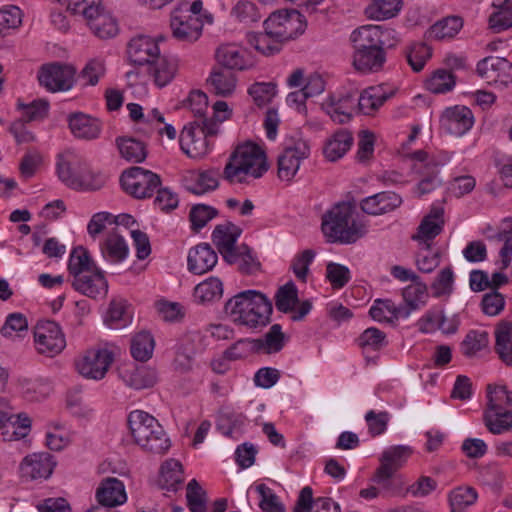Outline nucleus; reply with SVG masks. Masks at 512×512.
I'll list each match as a JSON object with an SVG mask.
<instances>
[{"label": "nucleus", "instance_id": "f257e3e1", "mask_svg": "<svg viewBox=\"0 0 512 512\" xmlns=\"http://www.w3.org/2000/svg\"><path fill=\"white\" fill-rule=\"evenodd\" d=\"M225 312L233 322L257 328L265 326L270 321L272 303L263 293L246 290L227 301Z\"/></svg>", "mask_w": 512, "mask_h": 512}, {"label": "nucleus", "instance_id": "f03ea898", "mask_svg": "<svg viewBox=\"0 0 512 512\" xmlns=\"http://www.w3.org/2000/svg\"><path fill=\"white\" fill-rule=\"evenodd\" d=\"M213 20V15L204 8L202 0L180 2L170 14L172 36L178 41H197L204 25H211Z\"/></svg>", "mask_w": 512, "mask_h": 512}, {"label": "nucleus", "instance_id": "7ed1b4c3", "mask_svg": "<svg viewBox=\"0 0 512 512\" xmlns=\"http://www.w3.org/2000/svg\"><path fill=\"white\" fill-rule=\"evenodd\" d=\"M71 15L81 17L100 39H111L119 32L117 19L108 10L103 0H55Z\"/></svg>", "mask_w": 512, "mask_h": 512}, {"label": "nucleus", "instance_id": "20e7f679", "mask_svg": "<svg viewBox=\"0 0 512 512\" xmlns=\"http://www.w3.org/2000/svg\"><path fill=\"white\" fill-rule=\"evenodd\" d=\"M268 170L266 155L258 145H238L224 167L223 177L230 183L245 182L248 177L260 178Z\"/></svg>", "mask_w": 512, "mask_h": 512}, {"label": "nucleus", "instance_id": "39448f33", "mask_svg": "<svg viewBox=\"0 0 512 512\" xmlns=\"http://www.w3.org/2000/svg\"><path fill=\"white\" fill-rule=\"evenodd\" d=\"M322 231L331 241L350 244L364 236L367 228L356 217L351 204L340 203L323 216Z\"/></svg>", "mask_w": 512, "mask_h": 512}, {"label": "nucleus", "instance_id": "423d86ee", "mask_svg": "<svg viewBox=\"0 0 512 512\" xmlns=\"http://www.w3.org/2000/svg\"><path fill=\"white\" fill-rule=\"evenodd\" d=\"M128 426L134 442L144 451L153 454L166 453L171 442L157 419L142 410L128 415Z\"/></svg>", "mask_w": 512, "mask_h": 512}, {"label": "nucleus", "instance_id": "0eeeda50", "mask_svg": "<svg viewBox=\"0 0 512 512\" xmlns=\"http://www.w3.org/2000/svg\"><path fill=\"white\" fill-rule=\"evenodd\" d=\"M115 357V346L99 344L83 351L75 360L77 372L86 379L101 380Z\"/></svg>", "mask_w": 512, "mask_h": 512}, {"label": "nucleus", "instance_id": "6e6552de", "mask_svg": "<svg viewBox=\"0 0 512 512\" xmlns=\"http://www.w3.org/2000/svg\"><path fill=\"white\" fill-rule=\"evenodd\" d=\"M219 133L216 122L194 121L184 126L180 134L182 151L190 158H201L210 150L209 138Z\"/></svg>", "mask_w": 512, "mask_h": 512}, {"label": "nucleus", "instance_id": "1a4fd4ad", "mask_svg": "<svg viewBox=\"0 0 512 512\" xmlns=\"http://www.w3.org/2000/svg\"><path fill=\"white\" fill-rule=\"evenodd\" d=\"M265 31L277 42L298 37L306 29L305 17L297 10H280L264 21Z\"/></svg>", "mask_w": 512, "mask_h": 512}, {"label": "nucleus", "instance_id": "9d476101", "mask_svg": "<svg viewBox=\"0 0 512 512\" xmlns=\"http://www.w3.org/2000/svg\"><path fill=\"white\" fill-rule=\"evenodd\" d=\"M349 40L353 51H364L393 47L397 44L398 37L396 31L389 26L369 24L354 29Z\"/></svg>", "mask_w": 512, "mask_h": 512}, {"label": "nucleus", "instance_id": "9b49d317", "mask_svg": "<svg viewBox=\"0 0 512 512\" xmlns=\"http://www.w3.org/2000/svg\"><path fill=\"white\" fill-rule=\"evenodd\" d=\"M310 155V145L299 135L286 139L283 152L278 156V176L290 181L297 174L303 160Z\"/></svg>", "mask_w": 512, "mask_h": 512}, {"label": "nucleus", "instance_id": "f8f14e48", "mask_svg": "<svg viewBox=\"0 0 512 512\" xmlns=\"http://www.w3.org/2000/svg\"><path fill=\"white\" fill-rule=\"evenodd\" d=\"M413 454L412 447L408 445H393L383 450L380 455V465L377 468L373 481L384 489H389L391 479L402 468Z\"/></svg>", "mask_w": 512, "mask_h": 512}, {"label": "nucleus", "instance_id": "ddd939ff", "mask_svg": "<svg viewBox=\"0 0 512 512\" xmlns=\"http://www.w3.org/2000/svg\"><path fill=\"white\" fill-rule=\"evenodd\" d=\"M123 190L137 199L151 197L160 186V177L142 167L125 170L120 178Z\"/></svg>", "mask_w": 512, "mask_h": 512}, {"label": "nucleus", "instance_id": "4468645a", "mask_svg": "<svg viewBox=\"0 0 512 512\" xmlns=\"http://www.w3.org/2000/svg\"><path fill=\"white\" fill-rule=\"evenodd\" d=\"M34 344L38 353L53 357L66 347V339L58 323L46 320L36 325Z\"/></svg>", "mask_w": 512, "mask_h": 512}, {"label": "nucleus", "instance_id": "2eb2a0df", "mask_svg": "<svg viewBox=\"0 0 512 512\" xmlns=\"http://www.w3.org/2000/svg\"><path fill=\"white\" fill-rule=\"evenodd\" d=\"M74 77V68L60 63L43 65L38 72L40 86L49 92L70 90L74 84Z\"/></svg>", "mask_w": 512, "mask_h": 512}, {"label": "nucleus", "instance_id": "dca6fc26", "mask_svg": "<svg viewBox=\"0 0 512 512\" xmlns=\"http://www.w3.org/2000/svg\"><path fill=\"white\" fill-rule=\"evenodd\" d=\"M86 162L77 155L67 152L58 157L56 170L58 177L67 187L78 190L81 186H92L82 180Z\"/></svg>", "mask_w": 512, "mask_h": 512}, {"label": "nucleus", "instance_id": "f3484780", "mask_svg": "<svg viewBox=\"0 0 512 512\" xmlns=\"http://www.w3.org/2000/svg\"><path fill=\"white\" fill-rule=\"evenodd\" d=\"M477 72L490 85L505 87L512 82V64L505 58L486 57L478 62Z\"/></svg>", "mask_w": 512, "mask_h": 512}, {"label": "nucleus", "instance_id": "a211bd4d", "mask_svg": "<svg viewBox=\"0 0 512 512\" xmlns=\"http://www.w3.org/2000/svg\"><path fill=\"white\" fill-rule=\"evenodd\" d=\"M323 111L335 123L343 124L352 118L356 109L355 93H333L321 104Z\"/></svg>", "mask_w": 512, "mask_h": 512}, {"label": "nucleus", "instance_id": "6ab92c4d", "mask_svg": "<svg viewBox=\"0 0 512 512\" xmlns=\"http://www.w3.org/2000/svg\"><path fill=\"white\" fill-rule=\"evenodd\" d=\"M56 462L47 452L32 453L23 458L19 472L23 479L41 480L51 476Z\"/></svg>", "mask_w": 512, "mask_h": 512}, {"label": "nucleus", "instance_id": "aec40b11", "mask_svg": "<svg viewBox=\"0 0 512 512\" xmlns=\"http://www.w3.org/2000/svg\"><path fill=\"white\" fill-rule=\"evenodd\" d=\"M95 500L105 508H115L125 504L128 495L124 482L116 477L101 479L95 489Z\"/></svg>", "mask_w": 512, "mask_h": 512}, {"label": "nucleus", "instance_id": "412c9836", "mask_svg": "<svg viewBox=\"0 0 512 512\" xmlns=\"http://www.w3.org/2000/svg\"><path fill=\"white\" fill-rule=\"evenodd\" d=\"M218 62L226 69L248 70L255 66L252 55L236 44L221 45L216 52Z\"/></svg>", "mask_w": 512, "mask_h": 512}, {"label": "nucleus", "instance_id": "4be33fe9", "mask_svg": "<svg viewBox=\"0 0 512 512\" xmlns=\"http://www.w3.org/2000/svg\"><path fill=\"white\" fill-rule=\"evenodd\" d=\"M71 286L77 292L93 299L103 298L108 292V282L100 268L71 280Z\"/></svg>", "mask_w": 512, "mask_h": 512}, {"label": "nucleus", "instance_id": "5701e85b", "mask_svg": "<svg viewBox=\"0 0 512 512\" xmlns=\"http://www.w3.org/2000/svg\"><path fill=\"white\" fill-rule=\"evenodd\" d=\"M160 54L157 42L149 36H137L130 40L127 48L129 60L136 65L151 64Z\"/></svg>", "mask_w": 512, "mask_h": 512}, {"label": "nucleus", "instance_id": "b1692460", "mask_svg": "<svg viewBox=\"0 0 512 512\" xmlns=\"http://www.w3.org/2000/svg\"><path fill=\"white\" fill-rule=\"evenodd\" d=\"M241 233V228L231 222L215 227L212 233V240L224 260H233V253L239 247L236 245V242Z\"/></svg>", "mask_w": 512, "mask_h": 512}, {"label": "nucleus", "instance_id": "393cba45", "mask_svg": "<svg viewBox=\"0 0 512 512\" xmlns=\"http://www.w3.org/2000/svg\"><path fill=\"white\" fill-rule=\"evenodd\" d=\"M442 127L450 134L462 136L468 132L474 123L472 111L465 106H455L445 111L442 117Z\"/></svg>", "mask_w": 512, "mask_h": 512}, {"label": "nucleus", "instance_id": "a878e982", "mask_svg": "<svg viewBox=\"0 0 512 512\" xmlns=\"http://www.w3.org/2000/svg\"><path fill=\"white\" fill-rule=\"evenodd\" d=\"M443 224V210L434 207L423 218L412 239L417 241L420 246L430 248L432 240L441 233Z\"/></svg>", "mask_w": 512, "mask_h": 512}, {"label": "nucleus", "instance_id": "bb28decb", "mask_svg": "<svg viewBox=\"0 0 512 512\" xmlns=\"http://www.w3.org/2000/svg\"><path fill=\"white\" fill-rule=\"evenodd\" d=\"M102 258L110 264H119L129 255V246L117 229L110 231L100 243Z\"/></svg>", "mask_w": 512, "mask_h": 512}, {"label": "nucleus", "instance_id": "cd10ccee", "mask_svg": "<svg viewBox=\"0 0 512 512\" xmlns=\"http://www.w3.org/2000/svg\"><path fill=\"white\" fill-rule=\"evenodd\" d=\"M217 261L218 256L213 248L207 243H202L189 250L187 266L190 272L201 275L212 270Z\"/></svg>", "mask_w": 512, "mask_h": 512}, {"label": "nucleus", "instance_id": "c85d7f7f", "mask_svg": "<svg viewBox=\"0 0 512 512\" xmlns=\"http://www.w3.org/2000/svg\"><path fill=\"white\" fill-rule=\"evenodd\" d=\"M385 62V48L352 51V65L361 74L377 73L383 69Z\"/></svg>", "mask_w": 512, "mask_h": 512}, {"label": "nucleus", "instance_id": "c756f323", "mask_svg": "<svg viewBox=\"0 0 512 512\" xmlns=\"http://www.w3.org/2000/svg\"><path fill=\"white\" fill-rule=\"evenodd\" d=\"M401 203L402 199L398 194L387 191L363 199L361 209L370 215H380L396 209Z\"/></svg>", "mask_w": 512, "mask_h": 512}, {"label": "nucleus", "instance_id": "7c9ffc66", "mask_svg": "<svg viewBox=\"0 0 512 512\" xmlns=\"http://www.w3.org/2000/svg\"><path fill=\"white\" fill-rule=\"evenodd\" d=\"M353 141L354 139L351 132L346 129L337 130L324 142V157L330 162L341 159L350 150Z\"/></svg>", "mask_w": 512, "mask_h": 512}, {"label": "nucleus", "instance_id": "2f4dec72", "mask_svg": "<svg viewBox=\"0 0 512 512\" xmlns=\"http://www.w3.org/2000/svg\"><path fill=\"white\" fill-rule=\"evenodd\" d=\"M487 239L504 242L500 250V261L502 268H507L512 259V218L508 217L503 219L497 230L489 227L487 230Z\"/></svg>", "mask_w": 512, "mask_h": 512}, {"label": "nucleus", "instance_id": "473e14b6", "mask_svg": "<svg viewBox=\"0 0 512 512\" xmlns=\"http://www.w3.org/2000/svg\"><path fill=\"white\" fill-rule=\"evenodd\" d=\"M69 128L76 138L92 140L100 135L101 123L84 113H75L69 117Z\"/></svg>", "mask_w": 512, "mask_h": 512}, {"label": "nucleus", "instance_id": "72a5a7b5", "mask_svg": "<svg viewBox=\"0 0 512 512\" xmlns=\"http://www.w3.org/2000/svg\"><path fill=\"white\" fill-rule=\"evenodd\" d=\"M285 343L281 326L274 324L261 338L252 340V350L260 354H275L283 349Z\"/></svg>", "mask_w": 512, "mask_h": 512}, {"label": "nucleus", "instance_id": "f704fd0d", "mask_svg": "<svg viewBox=\"0 0 512 512\" xmlns=\"http://www.w3.org/2000/svg\"><path fill=\"white\" fill-rule=\"evenodd\" d=\"M371 317L378 322H394L409 318V311L396 305L390 299H376L369 310Z\"/></svg>", "mask_w": 512, "mask_h": 512}, {"label": "nucleus", "instance_id": "c9c22d12", "mask_svg": "<svg viewBox=\"0 0 512 512\" xmlns=\"http://www.w3.org/2000/svg\"><path fill=\"white\" fill-rule=\"evenodd\" d=\"M390 97L386 88L377 85L364 89L359 96L356 95V108L363 114L370 115L378 110Z\"/></svg>", "mask_w": 512, "mask_h": 512}, {"label": "nucleus", "instance_id": "e433bc0d", "mask_svg": "<svg viewBox=\"0 0 512 512\" xmlns=\"http://www.w3.org/2000/svg\"><path fill=\"white\" fill-rule=\"evenodd\" d=\"M98 268L89 251L84 246H76L70 251L67 270L72 280H76L79 276Z\"/></svg>", "mask_w": 512, "mask_h": 512}, {"label": "nucleus", "instance_id": "4c0bfd02", "mask_svg": "<svg viewBox=\"0 0 512 512\" xmlns=\"http://www.w3.org/2000/svg\"><path fill=\"white\" fill-rule=\"evenodd\" d=\"M178 60L173 57L158 56L151 64L149 73L158 87L168 85L176 76Z\"/></svg>", "mask_w": 512, "mask_h": 512}, {"label": "nucleus", "instance_id": "58836bf2", "mask_svg": "<svg viewBox=\"0 0 512 512\" xmlns=\"http://www.w3.org/2000/svg\"><path fill=\"white\" fill-rule=\"evenodd\" d=\"M219 175L216 169L192 172L186 180V188L195 195L211 192L219 185Z\"/></svg>", "mask_w": 512, "mask_h": 512}, {"label": "nucleus", "instance_id": "ea45409f", "mask_svg": "<svg viewBox=\"0 0 512 512\" xmlns=\"http://www.w3.org/2000/svg\"><path fill=\"white\" fill-rule=\"evenodd\" d=\"M494 335L496 354L505 365L512 367V323L499 322L495 327Z\"/></svg>", "mask_w": 512, "mask_h": 512}, {"label": "nucleus", "instance_id": "a19ab883", "mask_svg": "<svg viewBox=\"0 0 512 512\" xmlns=\"http://www.w3.org/2000/svg\"><path fill=\"white\" fill-rule=\"evenodd\" d=\"M207 84L210 90L216 95L229 97L236 89L237 77L228 69L216 68L210 73Z\"/></svg>", "mask_w": 512, "mask_h": 512}, {"label": "nucleus", "instance_id": "79ce46f5", "mask_svg": "<svg viewBox=\"0 0 512 512\" xmlns=\"http://www.w3.org/2000/svg\"><path fill=\"white\" fill-rule=\"evenodd\" d=\"M120 375L126 385L136 390L150 388L157 381L156 372L145 366L126 368Z\"/></svg>", "mask_w": 512, "mask_h": 512}, {"label": "nucleus", "instance_id": "37998d69", "mask_svg": "<svg viewBox=\"0 0 512 512\" xmlns=\"http://www.w3.org/2000/svg\"><path fill=\"white\" fill-rule=\"evenodd\" d=\"M132 321V313L126 300L112 299L104 317L105 324L112 329H120Z\"/></svg>", "mask_w": 512, "mask_h": 512}, {"label": "nucleus", "instance_id": "c03bdc74", "mask_svg": "<svg viewBox=\"0 0 512 512\" xmlns=\"http://www.w3.org/2000/svg\"><path fill=\"white\" fill-rule=\"evenodd\" d=\"M402 296L405 304L401 307L408 309L410 316L413 311L426 305L429 298L428 288L418 279L403 289Z\"/></svg>", "mask_w": 512, "mask_h": 512}, {"label": "nucleus", "instance_id": "a18cd8bd", "mask_svg": "<svg viewBox=\"0 0 512 512\" xmlns=\"http://www.w3.org/2000/svg\"><path fill=\"white\" fill-rule=\"evenodd\" d=\"M448 503L451 512H465L478 499L477 491L470 486H459L448 493Z\"/></svg>", "mask_w": 512, "mask_h": 512}, {"label": "nucleus", "instance_id": "49530a36", "mask_svg": "<svg viewBox=\"0 0 512 512\" xmlns=\"http://www.w3.org/2000/svg\"><path fill=\"white\" fill-rule=\"evenodd\" d=\"M483 417L487 429L493 434H503L512 429V410L486 409Z\"/></svg>", "mask_w": 512, "mask_h": 512}, {"label": "nucleus", "instance_id": "de8ad7c7", "mask_svg": "<svg viewBox=\"0 0 512 512\" xmlns=\"http://www.w3.org/2000/svg\"><path fill=\"white\" fill-rule=\"evenodd\" d=\"M463 27V20L458 16L443 18L433 24L428 30V37L435 40L451 39Z\"/></svg>", "mask_w": 512, "mask_h": 512}, {"label": "nucleus", "instance_id": "09e8293b", "mask_svg": "<svg viewBox=\"0 0 512 512\" xmlns=\"http://www.w3.org/2000/svg\"><path fill=\"white\" fill-rule=\"evenodd\" d=\"M401 7V0H377L366 7L365 15L372 20H386L395 17Z\"/></svg>", "mask_w": 512, "mask_h": 512}, {"label": "nucleus", "instance_id": "8fccbe9b", "mask_svg": "<svg viewBox=\"0 0 512 512\" xmlns=\"http://www.w3.org/2000/svg\"><path fill=\"white\" fill-rule=\"evenodd\" d=\"M222 294L223 284L220 279L210 277L194 288L193 297L197 303L204 304L220 299Z\"/></svg>", "mask_w": 512, "mask_h": 512}, {"label": "nucleus", "instance_id": "3c124183", "mask_svg": "<svg viewBox=\"0 0 512 512\" xmlns=\"http://www.w3.org/2000/svg\"><path fill=\"white\" fill-rule=\"evenodd\" d=\"M230 16L237 22L250 25L258 22L262 15L256 3L250 0H238L231 8Z\"/></svg>", "mask_w": 512, "mask_h": 512}, {"label": "nucleus", "instance_id": "603ef678", "mask_svg": "<svg viewBox=\"0 0 512 512\" xmlns=\"http://www.w3.org/2000/svg\"><path fill=\"white\" fill-rule=\"evenodd\" d=\"M160 472V482L167 490L174 491L183 482L182 465L176 459L166 460Z\"/></svg>", "mask_w": 512, "mask_h": 512}, {"label": "nucleus", "instance_id": "864d4df0", "mask_svg": "<svg viewBox=\"0 0 512 512\" xmlns=\"http://www.w3.org/2000/svg\"><path fill=\"white\" fill-rule=\"evenodd\" d=\"M489 346V334L484 330L469 331L461 343V351L467 357L476 356Z\"/></svg>", "mask_w": 512, "mask_h": 512}, {"label": "nucleus", "instance_id": "5fc2aeb1", "mask_svg": "<svg viewBox=\"0 0 512 512\" xmlns=\"http://www.w3.org/2000/svg\"><path fill=\"white\" fill-rule=\"evenodd\" d=\"M488 404L486 409L512 410V391L502 385L487 386Z\"/></svg>", "mask_w": 512, "mask_h": 512}, {"label": "nucleus", "instance_id": "6e6d98bb", "mask_svg": "<svg viewBox=\"0 0 512 512\" xmlns=\"http://www.w3.org/2000/svg\"><path fill=\"white\" fill-rule=\"evenodd\" d=\"M154 347L153 336L149 332H140L131 341V354L137 361H147L152 357Z\"/></svg>", "mask_w": 512, "mask_h": 512}, {"label": "nucleus", "instance_id": "4d7b16f0", "mask_svg": "<svg viewBox=\"0 0 512 512\" xmlns=\"http://www.w3.org/2000/svg\"><path fill=\"white\" fill-rule=\"evenodd\" d=\"M229 264H236L239 270L246 274H252L259 269L260 263L253 256L252 251L247 245H240L233 253V260H225Z\"/></svg>", "mask_w": 512, "mask_h": 512}, {"label": "nucleus", "instance_id": "13d9d810", "mask_svg": "<svg viewBox=\"0 0 512 512\" xmlns=\"http://www.w3.org/2000/svg\"><path fill=\"white\" fill-rule=\"evenodd\" d=\"M118 149L123 158L139 163L146 158V149L142 142L133 138H121L117 141Z\"/></svg>", "mask_w": 512, "mask_h": 512}, {"label": "nucleus", "instance_id": "bf43d9fd", "mask_svg": "<svg viewBox=\"0 0 512 512\" xmlns=\"http://www.w3.org/2000/svg\"><path fill=\"white\" fill-rule=\"evenodd\" d=\"M455 86L454 75L445 69L435 71L426 81V87L435 94L446 93Z\"/></svg>", "mask_w": 512, "mask_h": 512}, {"label": "nucleus", "instance_id": "052dcab7", "mask_svg": "<svg viewBox=\"0 0 512 512\" xmlns=\"http://www.w3.org/2000/svg\"><path fill=\"white\" fill-rule=\"evenodd\" d=\"M254 489L260 497L259 507L263 512H285L279 497L266 484H257Z\"/></svg>", "mask_w": 512, "mask_h": 512}, {"label": "nucleus", "instance_id": "680f3d73", "mask_svg": "<svg viewBox=\"0 0 512 512\" xmlns=\"http://www.w3.org/2000/svg\"><path fill=\"white\" fill-rule=\"evenodd\" d=\"M22 393L29 401H41L49 396L51 385L44 380L24 379L21 382Z\"/></svg>", "mask_w": 512, "mask_h": 512}, {"label": "nucleus", "instance_id": "e2e57ef3", "mask_svg": "<svg viewBox=\"0 0 512 512\" xmlns=\"http://www.w3.org/2000/svg\"><path fill=\"white\" fill-rule=\"evenodd\" d=\"M357 343L365 351H377L386 346V335L381 330L370 327L358 337Z\"/></svg>", "mask_w": 512, "mask_h": 512}, {"label": "nucleus", "instance_id": "0e129e2a", "mask_svg": "<svg viewBox=\"0 0 512 512\" xmlns=\"http://www.w3.org/2000/svg\"><path fill=\"white\" fill-rule=\"evenodd\" d=\"M298 302V290L294 283L289 282L279 288L276 294V307L279 311H292Z\"/></svg>", "mask_w": 512, "mask_h": 512}, {"label": "nucleus", "instance_id": "69168bd1", "mask_svg": "<svg viewBox=\"0 0 512 512\" xmlns=\"http://www.w3.org/2000/svg\"><path fill=\"white\" fill-rule=\"evenodd\" d=\"M186 498L191 512H206V493L195 479L187 485Z\"/></svg>", "mask_w": 512, "mask_h": 512}, {"label": "nucleus", "instance_id": "338daca9", "mask_svg": "<svg viewBox=\"0 0 512 512\" xmlns=\"http://www.w3.org/2000/svg\"><path fill=\"white\" fill-rule=\"evenodd\" d=\"M431 55L432 51L428 45L424 43H416L409 48L407 60L412 69L419 72L423 69Z\"/></svg>", "mask_w": 512, "mask_h": 512}, {"label": "nucleus", "instance_id": "774afa93", "mask_svg": "<svg viewBox=\"0 0 512 512\" xmlns=\"http://www.w3.org/2000/svg\"><path fill=\"white\" fill-rule=\"evenodd\" d=\"M351 274L348 267L329 262L326 266V279L334 289L344 287L350 280Z\"/></svg>", "mask_w": 512, "mask_h": 512}]
</instances>
